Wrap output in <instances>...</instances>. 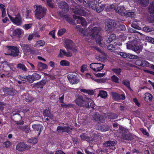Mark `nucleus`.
<instances>
[{
	"label": "nucleus",
	"instance_id": "nucleus-1",
	"mask_svg": "<svg viewBox=\"0 0 154 154\" xmlns=\"http://www.w3.org/2000/svg\"><path fill=\"white\" fill-rule=\"evenodd\" d=\"M76 5V4H73L72 6H71L70 8L72 12L76 14L83 16H85L87 13L85 11V8Z\"/></svg>",
	"mask_w": 154,
	"mask_h": 154
},
{
	"label": "nucleus",
	"instance_id": "nucleus-2",
	"mask_svg": "<svg viewBox=\"0 0 154 154\" xmlns=\"http://www.w3.org/2000/svg\"><path fill=\"white\" fill-rule=\"evenodd\" d=\"M46 10L43 7L39 5L36 7L35 11V17L37 19H40L46 14Z\"/></svg>",
	"mask_w": 154,
	"mask_h": 154
},
{
	"label": "nucleus",
	"instance_id": "nucleus-3",
	"mask_svg": "<svg viewBox=\"0 0 154 154\" xmlns=\"http://www.w3.org/2000/svg\"><path fill=\"white\" fill-rule=\"evenodd\" d=\"M76 104L80 106L86 108H89L90 106L88 102L84 100L82 96H79L76 99Z\"/></svg>",
	"mask_w": 154,
	"mask_h": 154
},
{
	"label": "nucleus",
	"instance_id": "nucleus-4",
	"mask_svg": "<svg viewBox=\"0 0 154 154\" xmlns=\"http://www.w3.org/2000/svg\"><path fill=\"white\" fill-rule=\"evenodd\" d=\"M137 42L136 40L128 42L127 43V48L131 50L136 52H138L139 48L138 46L137 45Z\"/></svg>",
	"mask_w": 154,
	"mask_h": 154
},
{
	"label": "nucleus",
	"instance_id": "nucleus-5",
	"mask_svg": "<svg viewBox=\"0 0 154 154\" xmlns=\"http://www.w3.org/2000/svg\"><path fill=\"white\" fill-rule=\"evenodd\" d=\"M93 119L98 123H104L105 122L104 116L100 115L98 112H96L92 115Z\"/></svg>",
	"mask_w": 154,
	"mask_h": 154
},
{
	"label": "nucleus",
	"instance_id": "nucleus-6",
	"mask_svg": "<svg viewBox=\"0 0 154 154\" xmlns=\"http://www.w3.org/2000/svg\"><path fill=\"white\" fill-rule=\"evenodd\" d=\"M116 25L117 23L115 21L109 19L106 24V30L110 32L116 27Z\"/></svg>",
	"mask_w": 154,
	"mask_h": 154
},
{
	"label": "nucleus",
	"instance_id": "nucleus-7",
	"mask_svg": "<svg viewBox=\"0 0 154 154\" xmlns=\"http://www.w3.org/2000/svg\"><path fill=\"white\" fill-rule=\"evenodd\" d=\"M120 133L122 134V138L124 140H132L133 138V136L125 129Z\"/></svg>",
	"mask_w": 154,
	"mask_h": 154
},
{
	"label": "nucleus",
	"instance_id": "nucleus-8",
	"mask_svg": "<svg viewBox=\"0 0 154 154\" xmlns=\"http://www.w3.org/2000/svg\"><path fill=\"white\" fill-rule=\"evenodd\" d=\"M16 149L19 151H23L25 150L29 149L30 146L24 142H21L17 144Z\"/></svg>",
	"mask_w": 154,
	"mask_h": 154
},
{
	"label": "nucleus",
	"instance_id": "nucleus-9",
	"mask_svg": "<svg viewBox=\"0 0 154 154\" xmlns=\"http://www.w3.org/2000/svg\"><path fill=\"white\" fill-rule=\"evenodd\" d=\"M104 65L99 63H92L90 65V68L94 71H99L102 70Z\"/></svg>",
	"mask_w": 154,
	"mask_h": 154
},
{
	"label": "nucleus",
	"instance_id": "nucleus-10",
	"mask_svg": "<svg viewBox=\"0 0 154 154\" xmlns=\"http://www.w3.org/2000/svg\"><path fill=\"white\" fill-rule=\"evenodd\" d=\"M74 19L76 21L77 24H81L83 26H85L87 25V22L83 17L79 16L73 15Z\"/></svg>",
	"mask_w": 154,
	"mask_h": 154
},
{
	"label": "nucleus",
	"instance_id": "nucleus-11",
	"mask_svg": "<svg viewBox=\"0 0 154 154\" xmlns=\"http://www.w3.org/2000/svg\"><path fill=\"white\" fill-rule=\"evenodd\" d=\"M9 48L11 50V53L8 54V55H10L13 57L18 56L19 51L17 46H9Z\"/></svg>",
	"mask_w": 154,
	"mask_h": 154
},
{
	"label": "nucleus",
	"instance_id": "nucleus-12",
	"mask_svg": "<svg viewBox=\"0 0 154 154\" xmlns=\"http://www.w3.org/2000/svg\"><path fill=\"white\" fill-rule=\"evenodd\" d=\"M9 17L10 20L16 24L20 25L22 24V18L20 14H18L15 18L11 17L10 16H9Z\"/></svg>",
	"mask_w": 154,
	"mask_h": 154
},
{
	"label": "nucleus",
	"instance_id": "nucleus-13",
	"mask_svg": "<svg viewBox=\"0 0 154 154\" xmlns=\"http://www.w3.org/2000/svg\"><path fill=\"white\" fill-rule=\"evenodd\" d=\"M68 79L72 84L77 83L79 81L78 77L75 75L72 74H69L67 75Z\"/></svg>",
	"mask_w": 154,
	"mask_h": 154
},
{
	"label": "nucleus",
	"instance_id": "nucleus-14",
	"mask_svg": "<svg viewBox=\"0 0 154 154\" xmlns=\"http://www.w3.org/2000/svg\"><path fill=\"white\" fill-rule=\"evenodd\" d=\"M113 99L115 100H124L125 97L123 94H120L117 93L112 92H111Z\"/></svg>",
	"mask_w": 154,
	"mask_h": 154
},
{
	"label": "nucleus",
	"instance_id": "nucleus-15",
	"mask_svg": "<svg viewBox=\"0 0 154 154\" xmlns=\"http://www.w3.org/2000/svg\"><path fill=\"white\" fill-rule=\"evenodd\" d=\"M102 30V28L100 27L96 26L93 27L91 30V33L92 34L91 37L92 39H94V35L99 34L100 33Z\"/></svg>",
	"mask_w": 154,
	"mask_h": 154
},
{
	"label": "nucleus",
	"instance_id": "nucleus-16",
	"mask_svg": "<svg viewBox=\"0 0 154 154\" xmlns=\"http://www.w3.org/2000/svg\"><path fill=\"white\" fill-rule=\"evenodd\" d=\"M20 45L24 52L27 53L33 52V50L30 48L28 45L20 43Z\"/></svg>",
	"mask_w": 154,
	"mask_h": 154
},
{
	"label": "nucleus",
	"instance_id": "nucleus-17",
	"mask_svg": "<svg viewBox=\"0 0 154 154\" xmlns=\"http://www.w3.org/2000/svg\"><path fill=\"white\" fill-rule=\"evenodd\" d=\"M59 7L62 9L65 12L68 11L69 7L68 4L64 1H63L60 2L59 5Z\"/></svg>",
	"mask_w": 154,
	"mask_h": 154
},
{
	"label": "nucleus",
	"instance_id": "nucleus-18",
	"mask_svg": "<svg viewBox=\"0 0 154 154\" xmlns=\"http://www.w3.org/2000/svg\"><path fill=\"white\" fill-rule=\"evenodd\" d=\"M80 137L82 140H85L88 142L89 143H91L94 140L92 137H89L85 134H82L80 135Z\"/></svg>",
	"mask_w": 154,
	"mask_h": 154
},
{
	"label": "nucleus",
	"instance_id": "nucleus-19",
	"mask_svg": "<svg viewBox=\"0 0 154 154\" xmlns=\"http://www.w3.org/2000/svg\"><path fill=\"white\" fill-rule=\"evenodd\" d=\"M43 114L44 116H48L50 119H52L53 118V115L51 113V110L49 109L44 110L43 111Z\"/></svg>",
	"mask_w": 154,
	"mask_h": 154
},
{
	"label": "nucleus",
	"instance_id": "nucleus-20",
	"mask_svg": "<svg viewBox=\"0 0 154 154\" xmlns=\"http://www.w3.org/2000/svg\"><path fill=\"white\" fill-rule=\"evenodd\" d=\"M32 128L35 131H38V135L39 136L43 129V126L40 124H35L32 125Z\"/></svg>",
	"mask_w": 154,
	"mask_h": 154
},
{
	"label": "nucleus",
	"instance_id": "nucleus-21",
	"mask_svg": "<svg viewBox=\"0 0 154 154\" xmlns=\"http://www.w3.org/2000/svg\"><path fill=\"white\" fill-rule=\"evenodd\" d=\"M47 82V81L45 80H42L39 82H38L35 84L34 87L35 88H42L43 86L45 85Z\"/></svg>",
	"mask_w": 154,
	"mask_h": 154
},
{
	"label": "nucleus",
	"instance_id": "nucleus-22",
	"mask_svg": "<svg viewBox=\"0 0 154 154\" xmlns=\"http://www.w3.org/2000/svg\"><path fill=\"white\" fill-rule=\"evenodd\" d=\"M66 48L68 50H72V48L73 46L74 43L72 41L70 40H67L66 41Z\"/></svg>",
	"mask_w": 154,
	"mask_h": 154
},
{
	"label": "nucleus",
	"instance_id": "nucleus-23",
	"mask_svg": "<svg viewBox=\"0 0 154 154\" xmlns=\"http://www.w3.org/2000/svg\"><path fill=\"white\" fill-rule=\"evenodd\" d=\"M22 32V31L21 29H16L13 31V35L20 38V36L21 35Z\"/></svg>",
	"mask_w": 154,
	"mask_h": 154
},
{
	"label": "nucleus",
	"instance_id": "nucleus-24",
	"mask_svg": "<svg viewBox=\"0 0 154 154\" xmlns=\"http://www.w3.org/2000/svg\"><path fill=\"white\" fill-rule=\"evenodd\" d=\"M144 98L145 101L147 102H148L149 101H151L152 98V96L150 93H146L144 94Z\"/></svg>",
	"mask_w": 154,
	"mask_h": 154
},
{
	"label": "nucleus",
	"instance_id": "nucleus-25",
	"mask_svg": "<svg viewBox=\"0 0 154 154\" xmlns=\"http://www.w3.org/2000/svg\"><path fill=\"white\" fill-rule=\"evenodd\" d=\"M88 5H88V6L94 10H95L97 6L98 5V4L95 1L88 3Z\"/></svg>",
	"mask_w": 154,
	"mask_h": 154
},
{
	"label": "nucleus",
	"instance_id": "nucleus-26",
	"mask_svg": "<svg viewBox=\"0 0 154 154\" xmlns=\"http://www.w3.org/2000/svg\"><path fill=\"white\" fill-rule=\"evenodd\" d=\"M116 145V143L113 141L109 140L105 142L103 144V146L104 147H107L110 146H113Z\"/></svg>",
	"mask_w": 154,
	"mask_h": 154
},
{
	"label": "nucleus",
	"instance_id": "nucleus-27",
	"mask_svg": "<svg viewBox=\"0 0 154 154\" xmlns=\"http://www.w3.org/2000/svg\"><path fill=\"white\" fill-rule=\"evenodd\" d=\"M149 10L150 14L154 17V2H152L149 5Z\"/></svg>",
	"mask_w": 154,
	"mask_h": 154
},
{
	"label": "nucleus",
	"instance_id": "nucleus-28",
	"mask_svg": "<svg viewBox=\"0 0 154 154\" xmlns=\"http://www.w3.org/2000/svg\"><path fill=\"white\" fill-rule=\"evenodd\" d=\"M94 38L97 43L99 44L100 46H102L101 41V37L99 34L94 35Z\"/></svg>",
	"mask_w": 154,
	"mask_h": 154
},
{
	"label": "nucleus",
	"instance_id": "nucleus-29",
	"mask_svg": "<svg viewBox=\"0 0 154 154\" xmlns=\"http://www.w3.org/2000/svg\"><path fill=\"white\" fill-rule=\"evenodd\" d=\"M142 66L143 67H149L150 66L151 68L154 69V65H152L151 66V64L149 63L147 61L145 60L142 61Z\"/></svg>",
	"mask_w": 154,
	"mask_h": 154
},
{
	"label": "nucleus",
	"instance_id": "nucleus-30",
	"mask_svg": "<svg viewBox=\"0 0 154 154\" xmlns=\"http://www.w3.org/2000/svg\"><path fill=\"white\" fill-rule=\"evenodd\" d=\"M61 16L63 17L70 24L72 23V20L69 16L67 14H65L62 16L61 15Z\"/></svg>",
	"mask_w": 154,
	"mask_h": 154
},
{
	"label": "nucleus",
	"instance_id": "nucleus-31",
	"mask_svg": "<svg viewBox=\"0 0 154 154\" xmlns=\"http://www.w3.org/2000/svg\"><path fill=\"white\" fill-rule=\"evenodd\" d=\"M116 37V35L115 34H112L109 37L107 38L106 39V42L108 43H110L112 42L113 39Z\"/></svg>",
	"mask_w": 154,
	"mask_h": 154
},
{
	"label": "nucleus",
	"instance_id": "nucleus-32",
	"mask_svg": "<svg viewBox=\"0 0 154 154\" xmlns=\"http://www.w3.org/2000/svg\"><path fill=\"white\" fill-rule=\"evenodd\" d=\"M17 67L20 69H21L23 70L24 71H26L27 70V68L23 64L19 63L17 64Z\"/></svg>",
	"mask_w": 154,
	"mask_h": 154
},
{
	"label": "nucleus",
	"instance_id": "nucleus-33",
	"mask_svg": "<svg viewBox=\"0 0 154 154\" xmlns=\"http://www.w3.org/2000/svg\"><path fill=\"white\" fill-rule=\"evenodd\" d=\"M25 100L28 102H30L33 100V98L28 94L26 95L24 97Z\"/></svg>",
	"mask_w": 154,
	"mask_h": 154
},
{
	"label": "nucleus",
	"instance_id": "nucleus-34",
	"mask_svg": "<svg viewBox=\"0 0 154 154\" xmlns=\"http://www.w3.org/2000/svg\"><path fill=\"white\" fill-rule=\"evenodd\" d=\"M19 128L22 131H24L26 133H28L29 131V128L28 126H24L20 127Z\"/></svg>",
	"mask_w": 154,
	"mask_h": 154
},
{
	"label": "nucleus",
	"instance_id": "nucleus-35",
	"mask_svg": "<svg viewBox=\"0 0 154 154\" xmlns=\"http://www.w3.org/2000/svg\"><path fill=\"white\" fill-rule=\"evenodd\" d=\"M32 76L35 80L40 79L41 78V75L37 72H34L33 73Z\"/></svg>",
	"mask_w": 154,
	"mask_h": 154
},
{
	"label": "nucleus",
	"instance_id": "nucleus-36",
	"mask_svg": "<svg viewBox=\"0 0 154 154\" xmlns=\"http://www.w3.org/2000/svg\"><path fill=\"white\" fill-rule=\"evenodd\" d=\"M99 94L100 96L103 98L106 97L107 95V92L103 91H100Z\"/></svg>",
	"mask_w": 154,
	"mask_h": 154
},
{
	"label": "nucleus",
	"instance_id": "nucleus-37",
	"mask_svg": "<svg viewBox=\"0 0 154 154\" xmlns=\"http://www.w3.org/2000/svg\"><path fill=\"white\" fill-rule=\"evenodd\" d=\"M116 12L119 13L120 15L123 16L125 15V13L123 11V9L120 7H118L117 9L116 10Z\"/></svg>",
	"mask_w": 154,
	"mask_h": 154
},
{
	"label": "nucleus",
	"instance_id": "nucleus-38",
	"mask_svg": "<svg viewBox=\"0 0 154 154\" xmlns=\"http://www.w3.org/2000/svg\"><path fill=\"white\" fill-rule=\"evenodd\" d=\"M60 64L62 66H69V63L66 60H62L60 63Z\"/></svg>",
	"mask_w": 154,
	"mask_h": 154
},
{
	"label": "nucleus",
	"instance_id": "nucleus-39",
	"mask_svg": "<svg viewBox=\"0 0 154 154\" xmlns=\"http://www.w3.org/2000/svg\"><path fill=\"white\" fill-rule=\"evenodd\" d=\"M140 4L143 6H146L149 3V0H138Z\"/></svg>",
	"mask_w": 154,
	"mask_h": 154
},
{
	"label": "nucleus",
	"instance_id": "nucleus-40",
	"mask_svg": "<svg viewBox=\"0 0 154 154\" xmlns=\"http://www.w3.org/2000/svg\"><path fill=\"white\" fill-rule=\"evenodd\" d=\"M53 0H47V5L51 8H53L54 5L52 1Z\"/></svg>",
	"mask_w": 154,
	"mask_h": 154
},
{
	"label": "nucleus",
	"instance_id": "nucleus-41",
	"mask_svg": "<svg viewBox=\"0 0 154 154\" xmlns=\"http://www.w3.org/2000/svg\"><path fill=\"white\" fill-rule=\"evenodd\" d=\"M26 79H27V81L28 82L30 83H32L34 81H35L34 78L32 76L28 75L26 76Z\"/></svg>",
	"mask_w": 154,
	"mask_h": 154
},
{
	"label": "nucleus",
	"instance_id": "nucleus-42",
	"mask_svg": "<svg viewBox=\"0 0 154 154\" xmlns=\"http://www.w3.org/2000/svg\"><path fill=\"white\" fill-rule=\"evenodd\" d=\"M11 144V142L9 141H8L3 143V146L4 147L7 148L10 147Z\"/></svg>",
	"mask_w": 154,
	"mask_h": 154
},
{
	"label": "nucleus",
	"instance_id": "nucleus-43",
	"mask_svg": "<svg viewBox=\"0 0 154 154\" xmlns=\"http://www.w3.org/2000/svg\"><path fill=\"white\" fill-rule=\"evenodd\" d=\"M76 29L78 31L80 32H81L83 36H85L86 35V31L84 30L82 28H81L78 26L77 27Z\"/></svg>",
	"mask_w": 154,
	"mask_h": 154
},
{
	"label": "nucleus",
	"instance_id": "nucleus-44",
	"mask_svg": "<svg viewBox=\"0 0 154 154\" xmlns=\"http://www.w3.org/2000/svg\"><path fill=\"white\" fill-rule=\"evenodd\" d=\"M109 119H114L117 117V115L115 113H110L108 115Z\"/></svg>",
	"mask_w": 154,
	"mask_h": 154
},
{
	"label": "nucleus",
	"instance_id": "nucleus-45",
	"mask_svg": "<svg viewBox=\"0 0 154 154\" xmlns=\"http://www.w3.org/2000/svg\"><path fill=\"white\" fill-rule=\"evenodd\" d=\"M14 91L11 88H8L7 95L13 96L14 95Z\"/></svg>",
	"mask_w": 154,
	"mask_h": 154
},
{
	"label": "nucleus",
	"instance_id": "nucleus-46",
	"mask_svg": "<svg viewBox=\"0 0 154 154\" xmlns=\"http://www.w3.org/2000/svg\"><path fill=\"white\" fill-rule=\"evenodd\" d=\"M127 57L131 59H137L138 58V57L131 54H128Z\"/></svg>",
	"mask_w": 154,
	"mask_h": 154
},
{
	"label": "nucleus",
	"instance_id": "nucleus-47",
	"mask_svg": "<svg viewBox=\"0 0 154 154\" xmlns=\"http://www.w3.org/2000/svg\"><path fill=\"white\" fill-rule=\"evenodd\" d=\"M111 80L113 82L116 83H118L119 82V78L115 75H113L112 76Z\"/></svg>",
	"mask_w": 154,
	"mask_h": 154
},
{
	"label": "nucleus",
	"instance_id": "nucleus-48",
	"mask_svg": "<svg viewBox=\"0 0 154 154\" xmlns=\"http://www.w3.org/2000/svg\"><path fill=\"white\" fill-rule=\"evenodd\" d=\"M112 70L113 72L118 75H120L121 72V69L120 68L113 69Z\"/></svg>",
	"mask_w": 154,
	"mask_h": 154
},
{
	"label": "nucleus",
	"instance_id": "nucleus-49",
	"mask_svg": "<svg viewBox=\"0 0 154 154\" xmlns=\"http://www.w3.org/2000/svg\"><path fill=\"white\" fill-rule=\"evenodd\" d=\"M127 17H132L135 16V14L133 12H128L125 13V15Z\"/></svg>",
	"mask_w": 154,
	"mask_h": 154
},
{
	"label": "nucleus",
	"instance_id": "nucleus-50",
	"mask_svg": "<svg viewBox=\"0 0 154 154\" xmlns=\"http://www.w3.org/2000/svg\"><path fill=\"white\" fill-rule=\"evenodd\" d=\"M122 83L127 86L131 90L130 86V83L128 81L124 80L122 82Z\"/></svg>",
	"mask_w": 154,
	"mask_h": 154
},
{
	"label": "nucleus",
	"instance_id": "nucleus-51",
	"mask_svg": "<svg viewBox=\"0 0 154 154\" xmlns=\"http://www.w3.org/2000/svg\"><path fill=\"white\" fill-rule=\"evenodd\" d=\"M28 142L29 143L35 144L37 142L38 140L36 138H33L32 139H29L28 140Z\"/></svg>",
	"mask_w": 154,
	"mask_h": 154
},
{
	"label": "nucleus",
	"instance_id": "nucleus-52",
	"mask_svg": "<svg viewBox=\"0 0 154 154\" xmlns=\"http://www.w3.org/2000/svg\"><path fill=\"white\" fill-rule=\"evenodd\" d=\"M146 40L147 42L154 44V38L151 37H147L146 38Z\"/></svg>",
	"mask_w": 154,
	"mask_h": 154
},
{
	"label": "nucleus",
	"instance_id": "nucleus-53",
	"mask_svg": "<svg viewBox=\"0 0 154 154\" xmlns=\"http://www.w3.org/2000/svg\"><path fill=\"white\" fill-rule=\"evenodd\" d=\"M143 31L146 32H150L152 31V29L148 26H145L143 28Z\"/></svg>",
	"mask_w": 154,
	"mask_h": 154
},
{
	"label": "nucleus",
	"instance_id": "nucleus-54",
	"mask_svg": "<svg viewBox=\"0 0 154 154\" xmlns=\"http://www.w3.org/2000/svg\"><path fill=\"white\" fill-rule=\"evenodd\" d=\"M66 29H60L58 33L59 35L61 36L65 32Z\"/></svg>",
	"mask_w": 154,
	"mask_h": 154
},
{
	"label": "nucleus",
	"instance_id": "nucleus-55",
	"mask_svg": "<svg viewBox=\"0 0 154 154\" xmlns=\"http://www.w3.org/2000/svg\"><path fill=\"white\" fill-rule=\"evenodd\" d=\"M37 45H39L40 46H43L45 45V42L42 40L37 41L36 42Z\"/></svg>",
	"mask_w": 154,
	"mask_h": 154
},
{
	"label": "nucleus",
	"instance_id": "nucleus-56",
	"mask_svg": "<svg viewBox=\"0 0 154 154\" xmlns=\"http://www.w3.org/2000/svg\"><path fill=\"white\" fill-rule=\"evenodd\" d=\"M67 52H65L64 51V55L67 57H70L72 55V53L70 52V51H69V50L67 49Z\"/></svg>",
	"mask_w": 154,
	"mask_h": 154
},
{
	"label": "nucleus",
	"instance_id": "nucleus-57",
	"mask_svg": "<svg viewBox=\"0 0 154 154\" xmlns=\"http://www.w3.org/2000/svg\"><path fill=\"white\" fill-rule=\"evenodd\" d=\"M96 10V11L98 12H100L103 10V6H99V5L97 6L96 8H95Z\"/></svg>",
	"mask_w": 154,
	"mask_h": 154
},
{
	"label": "nucleus",
	"instance_id": "nucleus-58",
	"mask_svg": "<svg viewBox=\"0 0 154 154\" xmlns=\"http://www.w3.org/2000/svg\"><path fill=\"white\" fill-rule=\"evenodd\" d=\"M72 128H70L69 127L64 126V132H66L68 133H69L70 131V130H72Z\"/></svg>",
	"mask_w": 154,
	"mask_h": 154
},
{
	"label": "nucleus",
	"instance_id": "nucleus-59",
	"mask_svg": "<svg viewBox=\"0 0 154 154\" xmlns=\"http://www.w3.org/2000/svg\"><path fill=\"white\" fill-rule=\"evenodd\" d=\"M43 63L41 62H38L37 65V67L38 69L41 70L42 69Z\"/></svg>",
	"mask_w": 154,
	"mask_h": 154
},
{
	"label": "nucleus",
	"instance_id": "nucleus-60",
	"mask_svg": "<svg viewBox=\"0 0 154 154\" xmlns=\"http://www.w3.org/2000/svg\"><path fill=\"white\" fill-rule=\"evenodd\" d=\"M32 26V24L29 23L27 24H25L24 26H23V27H24L26 29H30Z\"/></svg>",
	"mask_w": 154,
	"mask_h": 154
},
{
	"label": "nucleus",
	"instance_id": "nucleus-61",
	"mask_svg": "<svg viewBox=\"0 0 154 154\" xmlns=\"http://www.w3.org/2000/svg\"><path fill=\"white\" fill-rule=\"evenodd\" d=\"M8 88H2V90H3V92L5 94H3V96H7V94L8 90Z\"/></svg>",
	"mask_w": 154,
	"mask_h": 154
},
{
	"label": "nucleus",
	"instance_id": "nucleus-62",
	"mask_svg": "<svg viewBox=\"0 0 154 154\" xmlns=\"http://www.w3.org/2000/svg\"><path fill=\"white\" fill-rule=\"evenodd\" d=\"M122 57L125 58L127 57L128 54L124 52H119V54Z\"/></svg>",
	"mask_w": 154,
	"mask_h": 154
},
{
	"label": "nucleus",
	"instance_id": "nucleus-63",
	"mask_svg": "<svg viewBox=\"0 0 154 154\" xmlns=\"http://www.w3.org/2000/svg\"><path fill=\"white\" fill-rule=\"evenodd\" d=\"M107 48L108 50H115V48L112 45H110L107 47Z\"/></svg>",
	"mask_w": 154,
	"mask_h": 154
},
{
	"label": "nucleus",
	"instance_id": "nucleus-64",
	"mask_svg": "<svg viewBox=\"0 0 154 154\" xmlns=\"http://www.w3.org/2000/svg\"><path fill=\"white\" fill-rule=\"evenodd\" d=\"M64 127H62L61 126H59L58 127L57 129V131H62L63 132H64Z\"/></svg>",
	"mask_w": 154,
	"mask_h": 154
}]
</instances>
